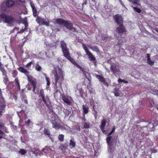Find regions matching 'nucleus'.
<instances>
[{
	"label": "nucleus",
	"mask_w": 158,
	"mask_h": 158,
	"mask_svg": "<svg viewBox=\"0 0 158 158\" xmlns=\"http://www.w3.org/2000/svg\"><path fill=\"white\" fill-rule=\"evenodd\" d=\"M18 70L27 76L28 81L33 87V91L35 93V91L37 84V81L36 79L34 78L31 75H29V72L26 69H25L24 68L22 67H20L18 69Z\"/></svg>",
	"instance_id": "1"
},
{
	"label": "nucleus",
	"mask_w": 158,
	"mask_h": 158,
	"mask_svg": "<svg viewBox=\"0 0 158 158\" xmlns=\"http://www.w3.org/2000/svg\"><path fill=\"white\" fill-rule=\"evenodd\" d=\"M53 74L54 76L55 85L56 86L57 83L59 81L61 80V81H62L64 80L63 71L60 69H59L58 71L55 69L54 71Z\"/></svg>",
	"instance_id": "2"
},
{
	"label": "nucleus",
	"mask_w": 158,
	"mask_h": 158,
	"mask_svg": "<svg viewBox=\"0 0 158 158\" xmlns=\"http://www.w3.org/2000/svg\"><path fill=\"white\" fill-rule=\"evenodd\" d=\"M38 95L39 100L41 102H43L47 106H48L47 100L49 99V98L47 95H45V93L43 89H41L40 90Z\"/></svg>",
	"instance_id": "3"
},
{
	"label": "nucleus",
	"mask_w": 158,
	"mask_h": 158,
	"mask_svg": "<svg viewBox=\"0 0 158 158\" xmlns=\"http://www.w3.org/2000/svg\"><path fill=\"white\" fill-rule=\"evenodd\" d=\"M1 9L5 12H7L10 10V0H4L1 5Z\"/></svg>",
	"instance_id": "4"
},
{
	"label": "nucleus",
	"mask_w": 158,
	"mask_h": 158,
	"mask_svg": "<svg viewBox=\"0 0 158 158\" xmlns=\"http://www.w3.org/2000/svg\"><path fill=\"white\" fill-rule=\"evenodd\" d=\"M45 20L40 16H37L36 19V21L40 25H44L47 27H49L50 22L48 20L46 21Z\"/></svg>",
	"instance_id": "5"
},
{
	"label": "nucleus",
	"mask_w": 158,
	"mask_h": 158,
	"mask_svg": "<svg viewBox=\"0 0 158 158\" xmlns=\"http://www.w3.org/2000/svg\"><path fill=\"white\" fill-rule=\"evenodd\" d=\"M64 26L69 30L72 31L73 32H77V30L73 27V24L70 21L66 20Z\"/></svg>",
	"instance_id": "6"
},
{
	"label": "nucleus",
	"mask_w": 158,
	"mask_h": 158,
	"mask_svg": "<svg viewBox=\"0 0 158 158\" xmlns=\"http://www.w3.org/2000/svg\"><path fill=\"white\" fill-rule=\"evenodd\" d=\"M56 117L54 116V117H52V119L50 120L51 123L52 124V127L55 129H59L60 128H63V126H60V124L57 123V122L56 121L55 118Z\"/></svg>",
	"instance_id": "7"
},
{
	"label": "nucleus",
	"mask_w": 158,
	"mask_h": 158,
	"mask_svg": "<svg viewBox=\"0 0 158 158\" xmlns=\"http://www.w3.org/2000/svg\"><path fill=\"white\" fill-rule=\"evenodd\" d=\"M119 26L116 28V31L119 35H122V34L124 32H127L126 28L123 26V24L118 25Z\"/></svg>",
	"instance_id": "8"
},
{
	"label": "nucleus",
	"mask_w": 158,
	"mask_h": 158,
	"mask_svg": "<svg viewBox=\"0 0 158 158\" xmlns=\"http://www.w3.org/2000/svg\"><path fill=\"white\" fill-rule=\"evenodd\" d=\"M63 55L64 57L70 61L73 59L70 56L69 50L68 48L62 50Z\"/></svg>",
	"instance_id": "9"
},
{
	"label": "nucleus",
	"mask_w": 158,
	"mask_h": 158,
	"mask_svg": "<svg viewBox=\"0 0 158 158\" xmlns=\"http://www.w3.org/2000/svg\"><path fill=\"white\" fill-rule=\"evenodd\" d=\"M96 77L99 80L100 82H101L106 87H107L109 86L108 83L106 81L105 78L103 76H101L98 74L95 75Z\"/></svg>",
	"instance_id": "10"
},
{
	"label": "nucleus",
	"mask_w": 158,
	"mask_h": 158,
	"mask_svg": "<svg viewBox=\"0 0 158 158\" xmlns=\"http://www.w3.org/2000/svg\"><path fill=\"white\" fill-rule=\"evenodd\" d=\"M114 18L115 20V22L117 23V25H119L123 24V19L121 16L117 14L114 16Z\"/></svg>",
	"instance_id": "11"
},
{
	"label": "nucleus",
	"mask_w": 158,
	"mask_h": 158,
	"mask_svg": "<svg viewBox=\"0 0 158 158\" xmlns=\"http://www.w3.org/2000/svg\"><path fill=\"white\" fill-rule=\"evenodd\" d=\"M112 137L111 136H108L106 138V142L108 144L109 149L111 150L112 149V147L113 145V141L111 140Z\"/></svg>",
	"instance_id": "12"
},
{
	"label": "nucleus",
	"mask_w": 158,
	"mask_h": 158,
	"mask_svg": "<svg viewBox=\"0 0 158 158\" xmlns=\"http://www.w3.org/2000/svg\"><path fill=\"white\" fill-rule=\"evenodd\" d=\"M2 18L3 19L4 22L5 23H7L8 26L10 25V16L7 15L5 14H3L2 16Z\"/></svg>",
	"instance_id": "13"
},
{
	"label": "nucleus",
	"mask_w": 158,
	"mask_h": 158,
	"mask_svg": "<svg viewBox=\"0 0 158 158\" xmlns=\"http://www.w3.org/2000/svg\"><path fill=\"white\" fill-rule=\"evenodd\" d=\"M110 70L113 73V74L116 76L117 73L119 71V70L117 69L115 66L111 65L110 67Z\"/></svg>",
	"instance_id": "14"
},
{
	"label": "nucleus",
	"mask_w": 158,
	"mask_h": 158,
	"mask_svg": "<svg viewBox=\"0 0 158 158\" xmlns=\"http://www.w3.org/2000/svg\"><path fill=\"white\" fill-rule=\"evenodd\" d=\"M83 116L85 117V114H87L89 111V107L87 105H82Z\"/></svg>",
	"instance_id": "15"
},
{
	"label": "nucleus",
	"mask_w": 158,
	"mask_h": 158,
	"mask_svg": "<svg viewBox=\"0 0 158 158\" xmlns=\"http://www.w3.org/2000/svg\"><path fill=\"white\" fill-rule=\"evenodd\" d=\"M66 21V20H65L62 18L57 19L56 20V23L60 25H63L64 26Z\"/></svg>",
	"instance_id": "16"
},
{
	"label": "nucleus",
	"mask_w": 158,
	"mask_h": 158,
	"mask_svg": "<svg viewBox=\"0 0 158 158\" xmlns=\"http://www.w3.org/2000/svg\"><path fill=\"white\" fill-rule=\"evenodd\" d=\"M106 121L105 119H103L101 122V124L100 126V129L102 130V132L104 133L106 132L104 130L106 124Z\"/></svg>",
	"instance_id": "17"
},
{
	"label": "nucleus",
	"mask_w": 158,
	"mask_h": 158,
	"mask_svg": "<svg viewBox=\"0 0 158 158\" xmlns=\"http://www.w3.org/2000/svg\"><path fill=\"white\" fill-rule=\"evenodd\" d=\"M19 19L16 17H13L10 15V26L11 24L17 23H18Z\"/></svg>",
	"instance_id": "18"
},
{
	"label": "nucleus",
	"mask_w": 158,
	"mask_h": 158,
	"mask_svg": "<svg viewBox=\"0 0 158 158\" xmlns=\"http://www.w3.org/2000/svg\"><path fill=\"white\" fill-rule=\"evenodd\" d=\"M86 54L88 56V57L90 61H96V59L95 57L93 55L90 51Z\"/></svg>",
	"instance_id": "19"
},
{
	"label": "nucleus",
	"mask_w": 158,
	"mask_h": 158,
	"mask_svg": "<svg viewBox=\"0 0 158 158\" xmlns=\"http://www.w3.org/2000/svg\"><path fill=\"white\" fill-rule=\"evenodd\" d=\"M76 143L74 141V139L72 138L70 140L69 146L71 148H74L76 146Z\"/></svg>",
	"instance_id": "20"
},
{
	"label": "nucleus",
	"mask_w": 158,
	"mask_h": 158,
	"mask_svg": "<svg viewBox=\"0 0 158 158\" xmlns=\"http://www.w3.org/2000/svg\"><path fill=\"white\" fill-rule=\"evenodd\" d=\"M158 125V121H155L154 123H149L148 127H151V130H153L154 129V126L155 125L157 126Z\"/></svg>",
	"instance_id": "21"
},
{
	"label": "nucleus",
	"mask_w": 158,
	"mask_h": 158,
	"mask_svg": "<svg viewBox=\"0 0 158 158\" xmlns=\"http://www.w3.org/2000/svg\"><path fill=\"white\" fill-rule=\"evenodd\" d=\"M13 83H15V84L17 85L18 87V90H20V86L19 80L17 78H15ZM12 82L10 81V85L12 84Z\"/></svg>",
	"instance_id": "22"
},
{
	"label": "nucleus",
	"mask_w": 158,
	"mask_h": 158,
	"mask_svg": "<svg viewBox=\"0 0 158 158\" xmlns=\"http://www.w3.org/2000/svg\"><path fill=\"white\" fill-rule=\"evenodd\" d=\"M70 62L74 65L76 66L77 68L80 69L82 71L84 69L80 66L75 61V60L73 59V60L70 61Z\"/></svg>",
	"instance_id": "23"
},
{
	"label": "nucleus",
	"mask_w": 158,
	"mask_h": 158,
	"mask_svg": "<svg viewBox=\"0 0 158 158\" xmlns=\"http://www.w3.org/2000/svg\"><path fill=\"white\" fill-rule=\"evenodd\" d=\"M62 100L66 103L68 105H70L71 104V102L68 98L66 97L65 96L62 97Z\"/></svg>",
	"instance_id": "24"
},
{
	"label": "nucleus",
	"mask_w": 158,
	"mask_h": 158,
	"mask_svg": "<svg viewBox=\"0 0 158 158\" xmlns=\"http://www.w3.org/2000/svg\"><path fill=\"white\" fill-rule=\"evenodd\" d=\"M24 25L25 27L24 28L22 27V28L21 29V30L19 31H18L17 32V33H23L24 31L27 29V27L28 26V25L27 23H24Z\"/></svg>",
	"instance_id": "25"
},
{
	"label": "nucleus",
	"mask_w": 158,
	"mask_h": 158,
	"mask_svg": "<svg viewBox=\"0 0 158 158\" xmlns=\"http://www.w3.org/2000/svg\"><path fill=\"white\" fill-rule=\"evenodd\" d=\"M119 89L117 87H115L114 89L113 93L114 96L116 97H118L119 96Z\"/></svg>",
	"instance_id": "26"
},
{
	"label": "nucleus",
	"mask_w": 158,
	"mask_h": 158,
	"mask_svg": "<svg viewBox=\"0 0 158 158\" xmlns=\"http://www.w3.org/2000/svg\"><path fill=\"white\" fill-rule=\"evenodd\" d=\"M61 47L62 50L67 48V45L64 40H62L60 42Z\"/></svg>",
	"instance_id": "27"
},
{
	"label": "nucleus",
	"mask_w": 158,
	"mask_h": 158,
	"mask_svg": "<svg viewBox=\"0 0 158 158\" xmlns=\"http://www.w3.org/2000/svg\"><path fill=\"white\" fill-rule=\"evenodd\" d=\"M35 68L37 71H40L42 69L41 67L39 65L38 63H36Z\"/></svg>",
	"instance_id": "28"
},
{
	"label": "nucleus",
	"mask_w": 158,
	"mask_h": 158,
	"mask_svg": "<svg viewBox=\"0 0 158 158\" xmlns=\"http://www.w3.org/2000/svg\"><path fill=\"white\" fill-rule=\"evenodd\" d=\"M17 7V5L15 4V2L12 0H10V8L14 7L15 9H16Z\"/></svg>",
	"instance_id": "29"
},
{
	"label": "nucleus",
	"mask_w": 158,
	"mask_h": 158,
	"mask_svg": "<svg viewBox=\"0 0 158 158\" xmlns=\"http://www.w3.org/2000/svg\"><path fill=\"white\" fill-rule=\"evenodd\" d=\"M22 101L23 102L26 104H28V102L26 98V95H23L22 97Z\"/></svg>",
	"instance_id": "30"
},
{
	"label": "nucleus",
	"mask_w": 158,
	"mask_h": 158,
	"mask_svg": "<svg viewBox=\"0 0 158 158\" xmlns=\"http://www.w3.org/2000/svg\"><path fill=\"white\" fill-rule=\"evenodd\" d=\"M0 69L1 71L2 72L3 75L5 74V71L3 65L0 62Z\"/></svg>",
	"instance_id": "31"
},
{
	"label": "nucleus",
	"mask_w": 158,
	"mask_h": 158,
	"mask_svg": "<svg viewBox=\"0 0 158 158\" xmlns=\"http://www.w3.org/2000/svg\"><path fill=\"white\" fill-rule=\"evenodd\" d=\"M45 78L46 81H47L46 88H47L49 87V86L50 85V80L49 78L46 76H45Z\"/></svg>",
	"instance_id": "32"
},
{
	"label": "nucleus",
	"mask_w": 158,
	"mask_h": 158,
	"mask_svg": "<svg viewBox=\"0 0 158 158\" xmlns=\"http://www.w3.org/2000/svg\"><path fill=\"white\" fill-rule=\"evenodd\" d=\"M58 138L59 140L62 142L64 140V135L63 134H60Z\"/></svg>",
	"instance_id": "33"
},
{
	"label": "nucleus",
	"mask_w": 158,
	"mask_h": 158,
	"mask_svg": "<svg viewBox=\"0 0 158 158\" xmlns=\"http://www.w3.org/2000/svg\"><path fill=\"white\" fill-rule=\"evenodd\" d=\"M44 133L47 135L48 136H49L50 135V131L47 128H45L44 129Z\"/></svg>",
	"instance_id": "34"
},
{
	"label": "nucleus",
	"mask_w": 158,
	"mask_h": 158,
	"mask_svg": "<svg viewBox=\"0 0 158 158\" xmlns=\"http://www.w3.org/2000/svg\"><path fill=\"white\" fill-rule=\"evenodd\" d=\"M132 7L133 9L136 12H138L139 13H140L141 12V9L138 7H135L133 6H132Z\"/></svg>",
	"instance_id": "35"
},
{
	"label": "nucleus",
	"mask_w": 158,
	"mask_h": 158,
	"mask_svg": "<svg viewBox=\"0 0 158 158\" xmlns=\"http://www.w3.org/2000/svg\"><path fill=\"white\" fill-rule=\"evenodd\" d=\"M82 46L83 49L85 50L86 53L90 52V51L89 50L88 48H87V47H86L85 45L84 44H82Z\"/></svg>",
	"instance_id": "36"
},
{
	"label": "nucleus",
	"mask_w": 158,
	"mask_h": 158,
	"mask_svg": "<svg viewBox=\"0 0 158 158\" xmlns=\"http://www.w3.org/2000/svg\"><path fill=\"white\" fill-rule=\"evenodd\" d=\"M30 5L31 6L32 8V11L36 9V8L35 5L32 2H30Z\"/></svg>",
	"instance_id": "37"
},
{
	"label": "nucleus",
	"mask_w": 158,
	"mask_h": 158,
	"mask_svg": "<svg viewBox=\"0 0 158 158\" xmlns=\"http://www.w3.org/2000/svg\"><path fill=\"white\" fill-rule=\"evenodd\" d=\"M26 152H27L25 150L23 149H21L19 151V153L23 155H25L26 153Z\"/></svg>",
	"instance_id": "38"
},
{
	"label": "nucleus",
	"mask_w": 158,
	"mask_h": 158,
	"mask_svg": "<svg viewBox=\"0 0 158 158\" xmlns=\"http://www.w3.org/2000/svg\"><path fill=\"white\" fill-rule=\"evenodd\" d=\"M84 127L85 128H89L90 127L89 124V123L85 122L84 124Z\"/></svg>",
	"instance_id": "39"
},
{
	"label": "nucleus",
	"mask_w": 158,
	"mask_h": 158,
	"mask_svg": "<svg viewBox=\"0 0 158 158\" xmlns=\"http://www.w3.org/2000/svg\"><path fill=\"white\" fill-rule=\"evenodd\" d=\"M132 3L134 5H137L138 6L140 5L139 0H134V1H133Z\"/></svg>",
	"instance_id": "40"
},
{
	"label": "nucleus",
	"mask_w": 158,
	"mask_h": 158,
	"mask_svg": "<svg viewBox=\"0 0 158 158\" xmlns=\"http://www.w3.org/2000/svg\"><path fill=\"white\" fill-rule=\"evenodd\" d=\"M148 64L150 65H154V61L150 60H147Z\"/></svg>",
	"instance_id": "41"
},
{
	"label": "nucleus",
	"mask_w": 158,
	"mask_h": 158,
	"mask_svg": "<svg viewBox=\"0 0 158 158\" xmlns=\"http://www.w3.org/2000/svg\"><path fill=\"white\" fill-rule=\"evenodd\" d=\"M33 62L34 61H31L29 62L26 65V67L28 68H29Z\"/></svg>",
	"instance_id": "42"
},
{
	"label": "nucleus",
	"mask_w": 158,
	"mask_h": 158,
	"mask_svg": "<svg viewBox=\"0 0 158 158\" xmlns=\"http://www.w3.org/2000/svg\"><path fill=\"white\" fill-rule=\"evenodd\" d=\"M33 12V15L34 17H36L37 15V10H35L32 11Z\"/></svg>",
	"instance_id": "43"
},
{
	"label": "nucleus",
	"mask_w": 158,
	"mask_h": 158,
	"mask_svg": "<svg viewBox=\"0 0 158 158\" xmlns=\"http://www.w3.org/2000/svg\"><path fill=\"white\" fill-rule=\"evenodd\" d=\"M115 127H114L113 128L111 131L109 133V134H108V135L109 136V135H111L113 133V132H114L115 131Z\"/></svg>",
	"instance_id": "44"
},
{
	"label": "nucleus",
	"mask_w": 158,
	"mask_h": 158,
	"mask_svg": "<svg viewBox=\"0 0 158 158\" xmlns=\"http://www.w3.org/2000/svg\"><path fill=\"white\" fill-rule=\"evenodd\" d=\"M94 117L95 118V119H96L97 118V113L98 112L95 110H94Z\"/></svg>",
	"instance_id": "45"
},
{
	"label": "nucleus",
	"mask_w": 158,
	"mask_h": 158,
	"mask_svg": "<svg viewBox=\"0 0 158 158\" xmlns=\"http://www.w3.org/2000/svg\"><path fill=\"white\" fill-rule=\"evenodd\" d=\"M93 49L96 52H100V50L97 46H95L93 47Z\"/></svg>",
	"instance_id": "46"
},
{
	"label": "nucleus",
	"mask_w": 158,
	"mask_h": 158,
	"mask_svg": "<svg viewBox=\"0 0 158 158\" xmlns=\"http://www.w3.org/2000/svg\"><path fill=\"white\" fill-rule=\"evenodd\" d=\"M89 101L90 105L91 106L94 105V102L93 98L90 99Z\"/></svg>",
	"instance_id": "47"
},
{
	"label": "nucleus",
	"mask_w": 158,
	"mask_h": 158,
	"mask_svg": "<svg viewBox=\"0 0 158 158\" xmlns=\"http://www.w3.org/2000/svg\"><path fill=\"white\" fill-rule=\"evenodd\" d=\"M48 148L47 146H46L44 148L42 149V151L43 152H45L47 153L48 152Z\"/></svg>",
	"instance_id": "48"
},
{
	"label": "nucleus",
	"mask_w": 158,
	"mask_h": 158,
	"mask_svg": "<svg viewBox=\"0 0 158 158\" xmlns=\"http://www.w3.org/2000/svg\"><path fill=\"white\" fill-rule=\"evenodd\" d=\"M151 153H156L157 152V151L156 149H155L154 148L152 149H151Z\"/></svg>",
	"instance_id": "49"
},
{
	"label": "nucleus",
	"mask_w": 158,
	"mask_h": 158,
	"mask_svg": "<svg viewBox=\"0 0 158 158\" xmlns=\"http://www.w3.org/2000/svg\"><path fill=\"white\" fill-rule=\"evenodd\" d=\"M83 74L85 76V77L86 78H87V79L89 80V78L87 76V75H86V73H88L87 72H83Z\"/></svg>",
	"instance_id": "50"
},
{
	"label": "nucleus",
	"mask_w": 158,
	"mask_h": 158,
	"mask_svg": "<svg viewBox=\"0 0 158 158\" xmlns=\"http://www.w3.org/2000/svg\"><path fill=\"white\" fill-rule=\"evenodd\" d=\"M60 148L62 149H65L66 147L64 146V144H61L60 147Z\"/></svg>",
	"instance_id": "51"
},
{
	"label": "nucleus",
	"mask_w": 158,
	"mask_h": 158,
	"mask_svg": "<svg viewBox=\"0 0 158 158\" xmlns=\"http://www.w3.org/2000/svg\"><path fill=\"white\" fill-rule=\"evenodd\" d=\"M31 123L30 120V119H28L27 121L25 123H27L28 126H29L30 125V123Z\"/></svg>",
	"instance_id": "52"
},
{
	"label": "nucleus",
	"mask_w": 158,
	"mask_h": 158,
	"mask_svg": "<svg viewBox=\"0 0 158 158\" xmlns=\"http://www.w3.org/2000/svg\"><path fill=\"white\" fill-rule=\"evenodd\" d=\"M76 127V129L78 131H81L80 126Z\"/></svg>",
	"instance_id": "53"
},
{
	"label": "nucleus",
	"mask_w": 158,
	"mask_h": 158,
	"mask_svg": "<svg viewBox=\"0 0 158 158\" xmlns=\"http://www.w3.org/2000/svg\"><path fill=\"white\" fill-rule=\"evenodd\" d=\"M147 60H150V56L149 54H147Z\"/></svg>",
	"instance_id": "54"
},
{
	"label": "nucleus",
	"mask_w": 158,
	"mask_h": 158,
	"mask_svg": "<svg viewBox=\"0 0 158 158\" xmlns=\"http://www.w3.org/2000/svg\"><path fill=\"white\" fill-rule=\"evenodd\" d=\"M122 82L124 83H127L128 82V81H126L124 80H123Z\"/></svg>",
	"instance_id": "55"
},
{
	"label": "nucleus",
	"mask_w": 158,
	"mask_h": 158,
	"mask_svg": "<svg viewBox=\"0 0 158 158\" xmlns=\"http://www.w3.org/2000/svg\"><path fill=\"white\" fill-rule=\"evenodd\" d=\"M122 81H123V80L121 79L120 78H119L118 79V82H122Z\"/></svg>",
	"instance_id": "56"
},
{
	"label": "nucleus",
	"mask_w": 158,
	"mask_h": 158,
	"mask_svg": "<svg viewBox=\"0 0 158 158\" xmlns=\"http://www.w3.org/2000/svg\"><path fill=\"white\" fill-rule=\"evenodd\" d=\"M13 128L14 129V128H15V131H15V130H17V127H16L15 126H14L13 125Z\"/></svg>",
	"instance_id": "57"
},
{
	"label": "nucleus",
	"mask_w": 158,
	"mask_h": 158,
	"mask_svg": "<svg viewBox=\"0 0 158 158\" xmlns=\"http://www.w3.org/2000/svg\"><path fill=\"white\" fill-rule=\"evenodd\" d=\"M119 1L120 2V3L123 6L124 4H123L122 1V0H119Z\"/></svg>",
	"instance_id": "58"
},
{
	"label": "nucleus",
	"mask_w": 158,
	"mask_h": 158,
	"mask_svg": "<svg viewBox=\"0 0 158 158\" xmlns=\"http://www.w3.org/2000/svg\"><path fill=\"white\" fill-rule=\"evenodd\" d=\"M56 87V91H55V92L56 93V92H59V91L58 90V89H57V86H55Z\"/></svg>",
	"instance_id": "59"
},
{
	"label": "nucleus",
	"mask_w": 158,
	"mask_h": 158,
	"mask_svg": "<svg viewBox=\"0 0 158 158\" xmlns=\"http://www.w3.org/2000/svg\"><path fill=\"white\" fill-rule=\"evenodd\" d=\"M92 106H93V109L94 110H95V106L94 105H92Z\"/></svg>",
	"instance_id": "60"
},
{
	"label": "nucleus",
	"mask_w": 158,
	"mask_h": 158,
	"mask_svg": "<svg viewBox=\"0 0 158 158\" xmlns=\"http://www.w3.org/2000/svg\"><path fill=\"white\" fill-rule=\"evenodd\" d=\"M19 1L21 2H24V0H18Z\"/></svg>",
	"instance_id": "61"
},
{
	"label": "nucleus",
	"mask_w": 158,
	"mask_h": 158,
	"mask_svg": "<svg viewBox=\"0 0 158 158\" xmlns=\"http://www.w3.org/2000/svg\"><path fill=\"white\" fill-rule=\"evenodd\" d=\"M0 134H3V132L2 131H1L0 130Z\"/></svg>",
	"instance_id": "62"
},
{
	"label": "nucleus",
	"mask_w": 158,
	"mask_h": 158,
	"mask_svg": "<svg viewBox=\"0 0 158 158\" xmlns=\"http://www.w3.org/2000/svg\"><path fill=\"white\" fill-rule=\"evenodd\" d=\"M106 37H106L105 36H104L103 37L102 39H104V40H105L106 38Z\"/></svg>",
	"instance_id": "63"
},
{
	"label": "nucleus",
	"mask_w": 158,
	"mask_h": 158,
	"mask_svg": "<svg viewBox=\"0 0 158 158\" xmlns=\"http://www.w3.org/2000/svg\"><path fill=\"white\" fill-rule=\"evenodd\" d=\"M156 31L158 33V29H156Z\"/></svg>",
	"instance_id": "64"
}]
</instances>
